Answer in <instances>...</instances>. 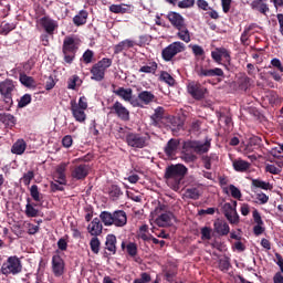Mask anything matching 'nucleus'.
I'll list each match as a JSON object with an SVG mask.
<instances>
[{"mask_svg":"<svg viewBox=\"0 0 283 283\" xmlns=\"http://www.w3.org/2000/svg\"><path fill=\"white\" fill-rule=\"evenodd\" d=\"M108 196L111 200H118L123 196V190H120V187L113 185L109 187Z\"/></svg>","mask_w":283,"mask_h":283,"instance_id":"40","label":"nucleus"},{"mask_svg":"<svg viewBox=\"0 0 283 283\" xmlns=\"http://www.w3.org/2000/svg\"><path fill=\"white\" fill-rule=\"evenodd\" d=\"M167 19L168 21L171 23L172 27H175L176 30H178V28H182V25H185V18L175 11H170L167 14Z\"/></svg>","mask_w":283,"mask_h":283,"instance_id":"20","label":"nucleus"},{"mask_svg":"<svg viewBox=\"0 0 283 283\" xmlns=\"http://www.w3.org/2000/svg\"><path fill=\"white\" fill-rule=\"evenodd\" d=\"M251 189L252 191H255V189H263V191H271V189H273V186L271 185V182H268L258 178V179H251Z\"/></svg>","mask_w":283,"mask_h":283,"instance_id":"24","label":"nucleus"},{"mask_svg":"<svg viewBox=\"0 0 283 283\" xmlns=\"http://www.w3.org/2000/svg\"><path fill=\"white\" fill-rule=\"evenodd\" d=\"M177 36L184 41L185 43H189L191 41V34L189 33V29H187V24L181 25L177 29Z\"/></svg>","mask_w":283,"mask_h":283,"instance_id":"34","label":"nucleus"},{"mask_svg":"<svg viewBox=\"0 0 283 283\" xmlns=\"http://www.w3.org/2000/svg\"><path fill=\"white\" fill-rule=\"evenodd\" d=\"M205 169H211V163L218 160L217 154H210L201 157Z\"/></svg>","mask_w":283,"mask_h":283,"instance_id":"42","label":"nucleus"},{"mask_svg":"<svg viewBox=\"0 0 283 283\" xmlns=\"http://www.w3.org/2000/svg\"><path fill=\"white\" fill-rule=\"evenodd\" d=\"M239 85H240L241 90H249V87L251 86V77H249V76L241 77Z\"/></svg>","mask_w":283,"mask_h":283,"instance_id":"60","label":"nucleus"},{"mask_svg":"<svg viewBox=\"0 0 283 283\" xmlns=\"http://www.w3.org/2000/svg\"><path fill=\"white\" fill-rule=\"evenodd\" d=\"M255 28V24H250L244 28V31L241 34L242 45H249V36H251V31Z\"/></svg>","mask_w":283,"mask_h":283,"instance_id":"39","label":"nucleus"},{"mask_svg":"<svg viewBox=\"0 0 283 283\" xmlns=\"http://www.w3.org/2000/svg\"><path fill=\"white\" fill-rule=\"evenodd\" d=\"M272 154L275 158H283V144H280L279 147L272 149Z\"/></svg>","mask_w":283,"mask_h":283,"instance_id":"64","label":"nucleus"},{"mask_svg":"<svg viewBox=\"0 0 283 283\" xmlns=\"http://www.w3.org/2000/svg\"><path fill=\"white\" fill-rule=\"evenodd\" d=\"M0 123H3V125H17V118L12 114L0 113Z\"/></svg>","mask_w":283,"mask_h":283,"instance_id":"38","label":"nucleus"},{"mask_svg":"<svg viewBox=\"0 0 283 283\" xmlns=\"http://www.w3.org/2000/svg\"><path fill=\"white\" fill-rule=\"evenodd\" d=\"M51 264L55 277H61L65 273V261L61 258V254H54Z\"/></svg>","mask_w":283,"mask_h":283,"instance_id":"13","label":"nucleus"},{"mask_svg":"<svg viewBox=\"0 0 283 283\" xmlns=\"http://www.w3.org/2000/svg\"><path fill=\"white\" fill-rule=\"evenodd\" d=\"M268 0H253L250 3V8L252 10H258V12H260L261 14L266 15V12H269V4H266Z\"/></svg>","mask_w":283,"mask_h":283,"instance_id":"25","label":"nucleus"},{"mask_svg":"<svg viewBox=\"0 0 283 283\" xmlns=\"http://www.w3.org/2000/svg\"><path fill=\"white\" fill-rule=\"evenodd\" d=\"M91 251L95 253V255H98L101 251V240L97 239V237H94L90 241Z\"/></svg>","mask_w":283,"mask_h":283,"instance_id":"49","label":"nucleus"},{"mask_svg":"<svg viewBox=\"0 0 283 283\" xmlns=\"http://www.w3.org/2000/svg\"><path fill=\"white\" fill-rule=\"evenodd\" d=\"M109 12L114 14H127L129 12V6L127 4H112L109 7Z\"/></svg>","mask_w":283,"mask_h":283,"instance_id":"35","label":"nucleus"},{"mask_svg":"<svg viewBox=\"0 0 283 283\" xmlns=\"http://www.w3.org/2000/svg\"><path fill=\"white\" fill-rule=\"evenodd\" d=\"M229 191H230L232 198H234L235 200H241L242 199V191H240L238 189V187H235L234 185L229 186Z\"/></svg>","mask_w":283,"mask_h":283,"instance_id":"56","label":"nucleus"},{"mask_svg":"<svg viewBox=\"0 0 283 283\" xmlns=\"http://www.w3.org/2000/svg\"><path fill=\"white\" fill-rule=\"evenodd\" d=\"M39 23L41 28H43L44 32L52 36L54 34V31L59 29V22L49 15H44L39 19Z\"/></svg>","mask_w":283,"mask_h":283,"instance_id":"11","label":"nucleus"},{"mask_svg":"<svg viewBox=\"0 0 283 283\" xmlns=\"http://www.w3.org/2000/svg\"><path fill=\"white\" fill-rule=\"evenodd\" d=\"M149 142V135L146 134L144 136L139 133H128L126 135V143L128 147H133L134 149H144V147H147Z\"/></svg>","mask_w":283,"mask_h":283,"instance_id":"7","label":"nucleus"},{"mask_svg":"<svg viewBox=\"0 0 283 283\" xmlns=\"http://www.w3.org/2000/svg\"><path fill=\"white\" fill-rule=\"evenodd\" d=\"M182 148L185 149V151H193L195 154H197L198 140H186L184 142Z\"/></svg>","mask_w":283,"mask_h":283,"instance_id":"46","label":"nucleus"},{"mask_svg":"<svg viewBox=\"0 0 283 283\" xmlns=\"http://www.w3.org/2000/svg\"><path fill=\"white\" fill-rule=\"evenodd\" d=\"M137 98L144 105H150V103H154V101H156V95H154V93L149 91H142L140 93H138Z\"/></svg>","mask_w":283,"mask_h":283,"instance_id":"28","label":"nucleus"},{"mask_svg":"<svg viewBox=\"0 0 283 283\" xmlns=\"http://www.w3.org/2000/svg\"><path fill=\"white\" fill-rule=\"evenodd\" d=\"M159 78L167 83V85H176V80L167 71H161Z\"/></svg>","mask_w":283,"mask_h":283,"instance_id":"48","label":"nucleus"},{"mask_svg":"<svg viewBox=\"0 0 283 283\" xmlns=\"http://www.w3.org/2000/svg\"><path fill=\"white\" fill-rule=\"evenodd\" d=\"M176 220V216L171 211L161 213L159 218L156 219L158 227H171Z\"/></svg>","mask_w":283,"mask_h":283,"instance_id":"22","label":"nucleus"},{"mask_svg":"<svg viewBox=\"0 0 283 283\" xmlns=\"http://www.w3.org/2000/svg\"><path fill=\"white\" fill-rule=\"evenodd\" d=\"M178 147H180V140L171 138L167 142L164 153L168 158H175L176 154H178Z\"/></svg>","mask_w":283,"mask_h":283,"instance_id":"17","label":"nucleus"},{"mask_svg":"<svg viewBox=\"0 0 283 283\" xmlns=\"http://www.w3.org/2000/svg\"><path fill=\"white\" fill-rule=\"evenodd\" d=\"M224 217L230 222V224H238L240 222V216L238 214V211H226Z\"/></svg>","mask_w":283,"mask_h":283,"instance_id":"43","label":"nucleus"},{"mask_svg":"<svg viewBox=\"0 0 283 283\" xmlns=\"http://www.w3.org/2000/svg\"><path fill=\"white\" fill-rule=\"evenodd\" d=\"M30 103H32V95L27 93L22 97H20V99L18 102V107H19V109H23V107H28V105H30Z\"/></svg>","mask_w":283,"mask_h":283,"instance_id":"47","label":"nucleus"},{"mask_svg":"<svg viewBox=\"0 0 283 283\" xmlns=\"http://www.w3.org/2000/svg\"><path fill=\"white\" fill-rule=\"evenodd\" d=\"M31 198L35 202H41V192H39V186L32 185L30 189Z\"/></svg>","mask_w":283,"mask_h":283,"instance_id":"53","label":"nucleus"},{"mask_svg":"<svg viewBox=\"0 0 283 283\" xmlns=\"http://www.w3.org/2000/svg\"><path fill=\"white\" fill-rule=\"evenodd\" d=\"M17 27L12 23H4L0 25V34L3 36H8L12 30H14Z\"/></svg>","mask_w":283,"mask_h":283,"instance_id":"51","label":"nucleus"},{"mask_svg":"<svg viewBox=\"0 0 283 283\" xmlns=\"http://www.w3.org/2000/svg\"><path fill=\"white\" fill-rule=\"evenodd\" d=\"M74 143V139L71 137V135H65L63 138H62V145L63 147H65L66 149H70V147H72Z\"/></svg>","mask_w":283,"mask_h":283,"instance_id":"62","label":"nucleus"},{"mask_svg":"<svg viewBox=\"0 0 283 283\" xmlns=\"http://www.w3.org/2000/svg\"><path fill=\"white\" fill-rule=\"evenodd\" d=\"M207 92V87L202 86L200 82L191 81L187 84V93L195 101H205Z\"/></svg>","mask_w":283,"mask_h":283,"instance_id":"8","label":"nucleus"},{"mask_svg":"<svg viewBox=\"0 0 283 283\" xmlns=\"http://www.w3.org/2000/svg\"><path fill=\"white\" fill-rule=\"evenodd\" d=\"M33 179H34V171L33 170H29L21 178V180H22V182L25 187H29L30 182H32Z\"/></svg>","mask_w":283,"mask_h":283,"instance_id":"55","label":"nucleus"},{"mask_svg":"<svg viewBox=\"0 0 283 283\" xmlns=\"http://www.w3.org/2000/svg\"><path fill=\"white\" fill-rule=\"evenodd\" d=\"M25 216L27 218H36V216H39V210L34 208V205L30 203V199H28L25 206Z\"/></svg>","mask_w":283,"mask_h":283,"instance_id":"44","label":"nucleus"},{"mask_svg":"<svg viewBox=\"0 0 283 283\" xmlns=\"http://www.w3.org/2000/svg\"><path fill=\"white\" fill-rule=\"evenodd\" d=\"M90 17V13L87 10H81L73 18V23L76 25V28H81V25H85L87 23V19Z\"/></svg>","mask_w":283,"mask_h":283,"instance_id":"26","label":"nucleus"},{"mask_svg":"<svg viewBox=\"0 0 283 283\" xmlns=\"http://www.w3.org/2000/svg\"><path fill=\"white\" fill-rule=\"evenodd\" d=\"M157 70H158V63L148 62L147 65H144L139 69V72L143 74H156Z\"/></svg>","mask_w":283,"mask_h":283,"instance_id":"36","label":"nucleus"},{"mask_svg":"<svg viewBox=\"0 0 283 283\" xmlns=\"http://www.w3.org/2000/svg\"><path fill=\"white\" fill-rule=\"evenodd\" d=\"M25 149H28V144H25V140L18 139L11 147V153L15 154L17 156H22V154H25Z\"/></svg>","mask_w":283,"mask_h":283,"instance_id":"27","label":"nucleus"},{"mask_svg":"<svg viewBox=\"0 0 283 283\" xmlns=\"http://www.w3.org/2000/svg\"><path fill=\"white\" fill-rule=\"evenodd\" d=\"M151 282V274L143 272L139 279H135L133 283H149Z\"/></svg>","mask_w":283,"mask_h":283,"instance_id":"57","label":"nucleus"},{"mask_svg":"<svg viewBox=\"0 0 283 283\" xmlns=\"http://www.w3.org/2000/svg\"><path fill=\"white\" fill-rule=\"evenodd\" d=\"M138 45L139 48H143V43L136 42L130 39H126L114 45V54H122V52H127V50H132V48H136Z\"/></svg>","mask_w":283,"mask_h":283,"instance_id":"14","label":"nucleus"},{"mask_svg":"<svg viewBox=\"0 0 283 283\" xmlns=\"http://www.w3.org/2000/svg\"><path fill=\"white\" fill-rule=\"evenodd\" d=\"M81 81V77L78 75H73L67 81V90H76V84Z\"/></svg>","mask_w":283,"mask_h":283,"instance_id":"58","label":"nucleus"},{"mask_svg":"<svg viewBox=\"0 0 283 283\" xmlns=\"http://www.w3.org/2000/svg\"><path fill=\"white\" fill-rule=\"evenodd\" d=\"M201 240H211V228L203 227L201 229Z\"/></svg>","mask_w":283,"mask_h":283,"instance_id":"63","label":"nucleus"},{"mask_svg":"<svg viewBox=\"0 0 283 283\" xmlns=\"http://www.w3.org/2000/svg\"><path fill=\"white\" fill-rule=\"evenodd\" d=\"M186 198L190 200H200V190L198 188H187Z\"/></svg>","mask_w":283,"mask_h":283,"instance_id":"45","label":"nucleus"},{"mask_svg":"<svg viewBox=\"0 0 283 283\" xmlns=\"http://www.w3.org/2000/svg\"><path fill=\"white\" fill-rule=\"evenodd\" d=\"M99 219L104 227H117L118 229L127 227V212L125 210H115L113 212L102 211Z\"/></svg>","mask_w":283,"mask_h":283,"instance_id":"2","label":"nucleus"},{"mask_svg":"<svg viewBox=\"0 0 283 283\" xmlns=\"http://www.w3.org/2000/svg\"><path fill=\"white\" fill-rule=\"evenodd\" d=\"M14 92H17V82L10 78L0 82V96L9 107L14 105V101L12 99Z\"/></svg>","mask_w":283,"mask_h":283,"instance_id":"5","label":"nucleus"},{"mask_svg":"<svg viewBox=\"0 0 283 283\" xmlns=\"http://www.w3.org/2000/svg\"><path fill=\"white\" fill-rule=\"evenodd\" d=\"M19 81L24 87H33L34 86V77L28 76L25 73H20Z\"/></svg>","mask_w":283,"mask_h":283,"instance_id":"41","label":"nucleus"},{"mask_svg":"<svg viewBox=\"0 0 283 283\" xmlns=\"http://www.w3.org/2000/svg\"><path fill=\"white\" fill-rule=\"evenodd\" d=\"M116 242H117V239L114 234L106 235L105 249L106 251H109L112 255H116Z\"/></svg>","mask_w":283,"mask_h":283,"instance_id":"30","label":"nucleus"},{"mask_svg":"<svg viewBox=\"0 0 283 283\" xmlns=\"http://www.w3.org/2000/svg\"><path fill=\"white\" fill-rule=\"evenodd\" d=\"M232 167L234 171H239L241 174H244V171H249L251 169V164L249 161H245L243 159H235L232 163Z\"/></svg>","mask_w":283,"mask_h":283,"instance_id":"29","label":"nucleus"},{"mask_svg":"<svg viewBox=\"0 0 283 283\" xmlns=\"http://www.w3.org/2000/svg\"><path fill=\"white\" fill-rule=\"evenodd\" d=\"M67 169V164L62 163L60 164L56 169H55V182H57L59 185H67V179L65 176V171Z\"/></svg>","mask_w":283,"mask_h":283,"instance_id":"21","label":"nucleus"},{"mask_svg":"<svg viewBox=\"0 0 283 283\" xmlns=\"http://www.w3.org/2000/svg\"><path fill=\"white\" fill-rule=\"evenodd\" d=\"M71 112H72L73 118H75L77 123H85V120H87V115L85 114V109L76 106V101H71Z\"/></svg>","mask_w":283,"mask_h":283,"instance_id":"18","label":"nucleus"},{"mask_svg":"<svg viewBox=\"0 0 283 283\" xmlns=\"http://www.w3.org/2000/svg\"><path fill=\"white\" fill-rule=\"evenodd\" d=\"M101 218H94L92 222L87 226V231L94 238H98L103 233V223H101Z\"/></svg>","mask_w":283,"mask_h":283,"instance_id":"19","label":"nucleus"},{"mask_svg":"<svg viewBox=\"0 0 283 283\" xmlns=\"http://www.w3.org/2000/svg\"><path fill=\"white\" fill-rule=\"evenodd\" d=\"M219 269L220 271H229L231 269V261H229L228 256L219 260Z\"/></svg>","mask_w":283,"mask_h":283,"instance_id":"52","label":"nucleus"},{"mask_svg":"<svg viewBox=\"0 0 283 283\" xmlns=\"http://www.w3.org/2000/svg\"><path fill=\"white\" fill-rule=\"evenodd\" d=\"M112 59L103 57L95 65L99 66L104 72H107V69L112 67Z\"/></svg>","mask_w":283,"mask_h":283,"instance_id":"50","label":"nucleus"},{"mask_svg":"<svg viewBox=\"0 0 283 283\" xmlns=\"http://www.w3.org/2000/svg\"><path fill=\"white\" fill-rule=\"evenodd\" d=\"M189 169L187 168V166L182 164H171L170 166L166 167L164 178L167 185L170 186V189H174V191H178Z\"/></svg>","mask_w":283,"mask_h":283,"instance_id":"1","label":"nucleus"},{"mask_svg":"<svg viewBox=\"0 0 283 283\" xmlns=\"http://www.w3.org/2000/svg\"><path fill=\"white\" fill-rule=\"evenodd\" d=\"M196 6V0H181L178 2V8L185 10L187 8H193Z\"/></svg>","mask_w":283,"mask_h":283,"instance_id":"59","label":"nucleus"},{"mask_svg":"<svg viewBox=\"0 0 283 283\" xmlns=\"http://www.w3.org/2000/svg\"><path fill=\"white\" fill-rule=\"evenodd\" d=\"M213 229H214V233L221 237L229 235V233L231 232V228L229 227V223L222 220L214 221Z\"/></svg>","mask_w":283,"mask_h":283,"instance_id":"23","label":"nucleus"},{"mask_svg":"<svg viewBox=\"0 0 283 283\" xmlns=\"http://www.w3.org/2000/svg\"><path fill=\"white\" fill-rule=\"evenodd\" d=\"M91 74H92L91 76L92 81H97L98 83L101 81H104L105 78V71L102 67L97 66L96 64L92 66Z\"/></svg>","mask_w":283,"mask_h":283,"instance_id":"31","label":"nucleus"},{"mask_svg":"<svg viewBox=\"0 0 283 283\" xmlns=\"http://www.w3.org/2000/svg\"><path fill=\"white\" fill-rule=\"evenodd\" d=\"M113 94H115L126 103H130L133 107H140V104H136V102L132 101L134 94V91L132 88L118 87L117 90H113Z\"/></svg>","mask_w":283,"mask_h":283,"instance_id":"16","label":"nucleus"},{"mask_svg":"<svg viewBox=\"0 0 283 283\" xmlns=\"http://www.w3.org/2000/svg\"><path fill=\"white\" fill-rule=\"evenodd\" d=\"M129 255V258H136L138 255V245L134 242H129L125 244V241L122 242V250L125 251Z\"/></svg>","mask_w":283,"mask_h":283,"instance_id":"32","label":"nucleus"},{"mask_svg":"<svg viewBox=\"0 0 283 283\" xmlns=\"http://www.w3.org/2000/svg\"><path fill=\"white\" fill-rule=\"evenodd\" d=\"M211 149V142L206 140L205 143L198 140L197 143V153L199 156H202V154H207Z\"/></svg>","mask_w":283,"mask_h":283,"instance_id":"37","label":"nucleus"},{"mask_svg":"<svg viewBox=\"0 0 283 283\" xmlns=\"http://www.w3.org/2000/svg\"><path fill=\"white\" fill-rule=\"evenodd\" d=\"M78 52V41L73 35H67L63 40L62 53L64 56V63L72 65L74 59H76V53Z\"/></svg>","mask_w":283,"mask_h":283,"instance_id":"3","label":"nucleus"},{"mask_svg":"<svg viewBox=\"0 0 283 283\" xmlns=\"http://www.w3.org/2000/svg\"><path fill=\"white\" fill-rule=\"evenodd\" d=\"M109 114L117 116L119 120L124 123H129L132 116L129 109L123 105L119 101H116L112 106L108 107Z\"/></svg>","mask_w":283,"mask_h":283,"instance_id":"9","label":"nucleus"},{"mask_svg":"<svg viewBox=\"0 0 283 283\" xmlns=\"http://www.w3.org/2000/svg\"><path fill=\"white\" fill-rule=\"evenodd\" d=\"M196 74L199 78H210L213 76L224 77V71L220 67L205 69V66H199L196 69Z\"/></svg>","mask_w":283,"mask_h":283,"instance_id":"12","label":"nucleus"},{"mask_svg":"<svg viewBox=\"0 0 283 283\" xmlns=\"http://www.w3.org/2000/svg\"><path fill=\"white\" fill-rule=\"evenodd\" d=\"M90 176V165L80 164L74 166L71 171V177L73 180H85Z\"/></svg>","mask_w":283,"mask_h":283,"instance_id":"15","label":"nucleus"},{"mask_svg":"<svg viewBox=\"0 0 283 283\" xmlns=\"http://www.w3.org/2000/svg\"><path fill=\"white\" fill-rule=\"evenodd\" d=\"M82 61L86 64L90 65L92 61H94V51L92 50H86L83 55H82Z\"/></svg>","mask_w":283,"mask_h":283,"instance_id":"54","label":"nucleus"},{"mask_svg":"<svg viewBox=\"0 0 283 283\" xmlns=\"http://www.w3.org/2000/svg\"><path fill=\"white\" fill-rule=\"evenodd\" d=\"M265 171H268V174H273V176H277L279 174H281L282 169L277 168L273 164H268L265 166Z\"/></svg>","mask_w":283,"mask_h":283,"instance_id":"61","label":"nucleus"},{"mask_svg":"<svg viewBox=\"0 0 283 283\" xmlns=\"http://www.w3.org/2000/svg\"><path fill=\"white\" fill-rule=\"evenodd\" d=\"M211 59L218 65H223L224 70L231 71V51L226 48H216L211 51Z\"/></svg>","mask_w":283,"mask_h":283,"instance_id":"6","label":"nucleus"},{"mask_svg":"<svg viewBox=\"0 0 283 283\" xmlns=\"http://www.w3.org/2000/svg\"><path fill=\"white\" fill-rule=\"evenodd\" d=\"M2 275H19L23 271V263L17 255L9 256L1 265Z\"/></svg>","mask_w":283,"mask_h":283,"instance_id":"4","label":"nucleus"},{"mask_svg":"<svg viewBox=\"0 0 283 283\" xmlns=\"http://www.w3.org/2000/svg\"><path fill=\"white\" fill-rule=\"evenodd\" d=\"M151 120H153V125H155V127H157V125L160 124V120H163L165 118V108L161 106H158L155 109V113L150 116Z\"/></svg>","mask_w":283,"mask_h":283,"instance_id":"33","label":"nucleus"},{"mask_svg":"<svg viewBox=\"0 0 283 283\" xmlns=\"http://www.w3.org/2000/svg\"><path fill=\"white\" fill-rule=\"evenodd\" d=\"M180 52H185V44L182 42H172L161 51V56L164 61L169 62Z\"/></svg>","mask_w":283,"mask_h":283,"instance_id":"10","label":"nucleus"}]
</instances>
